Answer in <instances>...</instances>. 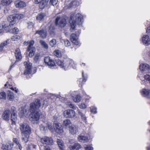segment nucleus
<instances>
[{"instance_id":"nucleus-1","label":"nucleus","mask_w":150,"mask_h":150,"mask_svg":"<svg viewBox=\"0 0 150 150\" xmlns=\"http://www.w3.org/2000/svg\"><path fill=\"white\" fill-rule=\"evenodd\" d=\"M40 100L36 99L34 103H31L30 105V110L32 112L30 115V120L31 121H37L39 119V113L38 112V108L40 106Z\"/></svg>"},{"instance_id":"nucleus-2","label":"nucleus","mask_w":150,"mask_h":150,"mask_svg":"<svg viewBox=\"0 0 150 150\" xmlns=\"http://www.w3.org/2000/svg\"><path fill=\"white\" fill-rule=\"evenodd\" d=\"M75 21H74L75 16L74 14L71 15L70 19V23L71 28L70 30L71 31L74 29L76 24L81 25L83 22L82 16L79 13L76 14L75 16Z\"/></svg>"},{"instance_id":"nucleus-3","label":"nucleus","mask_w":150,"mask_h":150,"mask_svg":"<svg viewBox=\"0 0 150 150\" xmlns=\"http://www.w3.org/2000/svg\"><path fill=\"white\" fill-rule=\"evenodd\" d=\"M56 61L57 64L61 68H63L65 70H67L71 66H72L73 68H74L75 66L73 61L69 59L65 60L64 62L59 59L57 60Z\"/></svg>"},{"instance_id":"nucleus-4","label":"nucleus","mask_w":150,"mask_h":150,"mask_svg":"<svg viewBox=\"0 0 150 150\" xmlns=\"http://www.w3.org/2000/svg\"><path fill=\"white\" fill-rule=\"evenodd\" d=\"M24 17L23 15L21 14H16L15 16L10 15L8 18V20L9 22V26L11 27L16 23V19H20Z\"/></svg>"},{"instance_id":"nucleus-5","label":"nucleus","mask_w":150,"mask_h":150,"mask_svg":"<svg viewBox=\"0 0 150 150\" xmlns=\"http://www.w3.org/2000/svg\"><path fill=\"white\" fill-rule=\"evenodd\" d=\"M20 129L21 134H31V129L27 123H23L20 124Z\"/></svg>"},{"instance_id":"nucleus-6","label":"nucleus","mask_w":150,"mask_h":150,"mask_svg":"<svg viewBox=\"0 0 150 150\" xmlns=\"http://www.w3.org/2000/svg\"><path fill=\"white\" fill-rule=\"evenodd\" d=\"M40 142L43 144L52 145L53 144V139L51 137H44L40 139Z\"/></svg>"},{"instance_id":"nucleus-7","label":"nucleus","mask_w":150,"mask_h":150,"mask_svg":"<svg viewBox=\"0 0 150 150\" xmlns=\"http://www.w3.org/2000/svg\"><path fill=\"white\" fill-rule=\"evenodd\" d=\"M55 24L56 25H58L61 27H64L66 24V20L59 16H57L55 20Z\"/></svg>"},{"instance_id":"nucleus-8","label":"nucleus","mask_w":150,"mask_h":150,"mask_svg":"<svg viewBox=\"0 0 150 150\" xmlns=\"http://www.w3.org/2000/svg\"><path fill=\"white\" fill-rule=\"evenodd\" d=\"M64 116L66 118H73L75 117V111L72 109H68L65 110L64 112Z\"/></svg>"},{"instance_id":"nucleus-9","label":"nucleus","mask_w":150,"mask_h":150,"mask_svg":"<svg viewBox=\"0 0 150 150\" xmlns=\"http://www.w3.org/2000/svg\"><path fill=\"white\" fill-rule=\"evenodd\" d=\"M53 127L55 132L59 134H62L63 132V127L61 124L56 122L54 123Z\"/></svg>"},{"instance_id":"nucleus-10","label":"nucleus","mask_w":150,"mask_h":150,"mask_svg":"<svg viewBox=\"0 0 150 150\" xmlns=\"http://www.w3.org/2000/svg\"><path fill=\"white\" fill-rule=\"evenodd\" d=\"M24 64L25 66V69L24 71V74L25 75L30 74L31 71L32 64L29 61L25 62Z\"/></svg>"},{"instance_id":"nucleus-11","label":"nucleus","mask_w":150,"mask_h":150,"mask_svg":"<svg viewBox=\"0 0 150 150\" xmlns=\"http://www.w3.org/2000/svg\"><path fill=\"white\" fill-rule=\"evenodd\" d=\"M44 61L45 64L51 68L55 66L54 62L49 57H45L44 59Z\"/></svg>"},{"instance_id":"nucleus-12","label":"nucleus","mask_w":150,"mask_h":150,"mask_svg":"<svg viewBox=\"0 0 150 150\" xmlns=\"http://www.w3.org/2000/svg\"><path fill=\"white\" fill-rule=\"evenodd\" d=\"M139 69L144 73H147L150 72L149 66L146 64H141L139 66Z\"/></svg>"},{"instance_id":"nucleus-13","label":"nucleus","mask_w":150,"mask_h":150,"mask_svg":"<svg viewBox=\"0 0 150 150\" xmlns=\"http://www.w3.org/2000/svg\"><path fill=\"white\" fill-rule=\"evenodd\" d=\"M14 4L16 7L18 8H22L26 6V4L24 2L20 0L15 1Z\"/></svg>"},{"instance_id":"nucleus-14","label":"nucleus","mask_w":150,"mask_h":150,"mask_svg":"<svg viewBox=\"0 0 150 150\" xmlns=\"http://www.w3.org/2000/svg\"><path fill=\"white\" fill-rule=\"evenodd\" d=\"M142 42L146 46L150 44V39L149 35H144L142 38Z\"/></svg>"},{"instance_id":"nucleus-15","label":"nucleus","mask_w":150,"mask_h":150,"mask_svg":"<svg viewBox=\"0 0 150 150\" xmlns=\"http://www.w3.org/2000/svg\"><path fill=\"white\" fill-rule=\"evenodd\" d=\"M70 40L71 41L76 45H78L79 42L78 41V36L74 33L72 34L70 36Z\"/></svg>"},{"instance_id":"nucleus-16","label":"nucleus","mask_w":150,"mask_h":150,"mask_svg":"<svg viewBox=\"0 0 150 150\" xmlns=\"http://www.w3.org/2000/svg\"><path fill=\"white\" fill-rule=\"evenodd\" d=\"M142 96L148 98H150V90L144 89L141 91Z\"/></svg>"},{"instance_id":"nucleus-17","label":"nucleus","mask_w":150,"mask_h":150,"mask_svg":"<svg viewBox=\"0 0 150 150\" xmlns=\"http://www.w3.org/2000/svg\"><path fill=\"white\" fill-rule=\"evenodd\" d=\"M10 113V110H5L3 114L2 117L3 119L6 120H8L9 118Z\"/></svg>"},{"instance_id":"nucleus-18","label":"nucleus","mask_w":150,"mask_h":150,"mask_svg":"<svg viewBox=\"0 0 150 150\" xmlns=\"http://www.w3.org/2000/svg\"><path fill=\"white\" fill-rule=\"evenodd\" d=\"M81 148V146L78 143H75L72 145H70L69 146L71 150H78Z\"/></svg>"},{"instance_id":"nucleus-19","label":"nucleus","mask_w":150,"mask_h":150,"mask_svg":"<svg viewBox=\"0 0 150 150\" xmlns=\"http://www.w3.org/2000/svg\"><path fill=\"white\" fill-rule=\"evenodd\" d=\"M78 140L79 142L83 143L87 142L88 140L87 137L82 135L79 136Z\"/></svg>"},{"instance_id":"nucleus-20","label":"nucleus","mask_w":150,"mask_h":150,"mask_svg":"<svg viewBox=\"0 0 150 150\" xmlns=\"http://www.w3.org/2000/svg\"><path fill=\"white\" fill-rule=\"evenodd\" d=\"M69 130L72 134H74L78 132V128L76 126L72 125L69 127Z\"/></svg>"},{"instance_id":"nucleus-21","label":"nucleus","mask_w":150,"mask_h":150,"mask_svg":"<svg viewBox=\"0 0 150 150\" xmlns=\"http://www.w3.org/2000/svg\"><path fill=\"white\" fill-rule=\"evenodd\" d=\"M57 142L59 148L60 150H64V144L62 139H57Z\"/></svg>"},{"instance_id":"nucleus-22","label":"nucleus","mask_w":150,"mask_h":150,"mask_svg":"<svg viewBox=\"0 0 150 150\" xmlns=\"http://www.w3.org/2000/svg\"><path fill=\"white\" fill-rule=\"evenodd\" d=\"M35 34H38L41 37L43 38H45L47 36L46 33L43 30L36 31Z\"/></svg>"},{"instance_id":"nucleus-23","label":"nucleus","mask_w":150,"mask_h":150,"mask_svg":"<svg viewBox=\"0 0 150 150\" xmlns=\"http://www.w3.org/2000/svg\"><path fill=\"white\" fill-rule=\"evenodd\" d=\"M15 54L16 60H19L21 59L22 56L21 54V52L19 49H16L15 50Z\"/></svg>"},{"instance_id":"nucleus-24","label":"nucleus","mask_w":150,"mask_h":150,"mask_svg":"<svg viewBox=\"0 0 150 150\" xmlns=\"http://www.w3.org/2000/svg\"><path fill=\"white\" fill-rule=\"evenodd\" d=\"M22 135V141H24L25 143L28 142L29 137V135L30 134H21Z\"/></svg>"},{"instance_id":"nucleus-25","label":"nucleus","mask_w":150,"mask_h":150,"mask_svg":"<svg viewBox=\"0 0 150 150\" xmlns=\"http://www.w3.org/2000/svg\"><path fill=\"white\" fill-rule=\"evenodd\" d=\"M11 120L12 122V124L15 125L16 122L17 120L16 115V112L11 113Z\"/></svg>"},{"instance_id":"nucleus-26","label":"nucleus","mask_w":150,"mask_h":150,"mask_svg":"<svg viewBox=\"0 0 150 150\" xmlns=\"http://www.w3.org/2000/svg\"><path fill=\"white\" fill-rule=\"evenodd\" d=\"M78 113L82 120L85 123H86V117L85 114L82 113L79 110H78Z\"/></svg>"},{"instance_id":"nucleus-27","label":"nucleus","mask_w":150,"mask_h":150,"mask_svg":"<svg viewBox=\"0 0 150 150\" xmlns=\"http://www.w3.org/2000/svg\"><path fill=\"white\" fill-rule=\"evenodd\" d=\"M46 14L44 13H39L36 17V19L39 21L43 20Z\"/></svg>"},{"instance_id":"nucleus-28","label":"nucleus","mask_w":150,"mask_h":150,"mask_svg":"<svg viewBox=\"0 0 150 150\" xmlns=\"http://www.w3.org/2000/svg\"><path fill=\"white\" fill-rule=\"evenodd\" d=\"M28 44V50H30V49H32L33 48H35L33 47V45L34 44V42L33 41H31L29 42H24V45H27V44Z\"/></svg>"},{"instance_id":"nucleus-29","label":"nucleus","mask_w":150,"mask_h":150,"mask_svg":"<svg viewBox=\"0 0 150 150\" xmlns=\"http://www.w3.org/2000/svg\"><path fill=\"white\" fill-rule=\"evenodd\" d=\"M8 98L10 100H13L14 98V96L13 93L10 91H8Z\"/></svg>"},{"instance_id":"nucleus-30","label":"nucleus","mask_w":150,"mask_h":150,"mask_svg":"<svg viewBox=\"0 0 150 150\" xmlns=\"http://www.w3.org/2000/svg\"><path fill=\"white\" fill-rule=\"evenodd\" d=\"M71 123L70 120L69 119H67L64 121L63 125L65 127H69Z\"/></svg>"},{"instance_id":"nucleus-31","label":"nucleus","mask_w":150,"mask_h":150,"mask_svg":"<svg viewBox=\"0 0 150 150\" xmlns=\"http://www.w3.org/2000/svg\"><path fill=\"white\" fill-rule=\"evenodd\" d=\"M27 50L30 52L29 54V56L31 57L34 55L35 51V48H33L31 49H30V50H28V49Z\"/></svg>"},{"instance_id":"nucleus-32","label":"nucleus","mask_w":150,"mask_h":150,"mask_svg":"<svg viewBox=\"0 0 150 150\" xmlns=\"http://www.w3.org/2000/svg\"><path fill=\"white\" fill-rule=\"evenodd\" d=\"M65 4L67 6V7L68 8H70L73 6L72 1L70 2L69 0H66L65 2Z\"/></svg>"},{"instance_id":"nucleus-33","label":"nucleus","mask_w":150,"mask_h":150,"mask_svg":"<svg viewBox=\"0 0 150 150\" xmlns=\"http://www.w3.org/2000/svg\"><path fill=\"white\" fill-rule=\"evenodd\" d=\"M72 99L75 102H79L81 100V97L80 95H77L75 97H73Z\"/></svg>"},{"instance_id":"nucleus-34","label":"nucleus","mask_w":150,"mask_h":150,"mask_svg":"<svg viewBox=\"0 0 150 150\" xmlns=\"http://www.w3.org/2000/svg\"><path fill=\"white\" fill-rule=\"evenodd\" d=\"M54 55L57 57H60L62 56V53L59 50H55L54 52Z\"/></svg>"},{"instance_id":"nucleus-35","label":"nucleus","mask_w":150,"mask_h":150,"mask_svg":"<svg viewBox=\"0 0 150 150\" xmlns=\"http://www.w3.org/2000/svg\"><path fill=\"white\" fill-rule=\"evenodd\" d=\"M55 28L53 25H51L49 27V32L50 35H53L54 34V30Z\"/></svg>"},{"instance_id":"nucleus-36","label":"nucleus","mask_w":150,"mask_h":150,"mask_svg":"<svg viewBox=\"0 0 150 150\" xmlns=\"http://www.w3.org/2000/svg\"><path fill=\"white\" fill-rule=\"evenodd\" d=\"M1 149L2 150H9V144H3L1 147Z\"/></svg>"},{"instance_id":"nucleus-37","label":"nucleus","mask_w":150,"mask_h":150,"mask_svg":"<svg viewBox=\"0 0 150 150\" xmlns=\"http://www.w3.org/2000/svg\"><path fill=\"white\" fill-rule=\"evenodd\" d=\"M45 123H44L43 124H41L40 126V129L41 130L45 131L47 129V128Z\"/></svg>"},{"instance_id":"nucleus-38","label":"nucleus","mask_w":150,"mask_h":150,"mask_svg":"<svg viewBox=\"0 0 150 150\" xmlns=\"http://www.w3.org/2000/svg\"><path fill=\"white\" fill-rule=\"evenodd\" d=\"M8 41V40H7L1 44L0 46V50L1 51L3 49L4 47L7 45Z\"/></svg>"},{"instance_id":"nucleus-39","label":"nucleus","mask_w":150,"mask_h":150,"mask_svg":"<svg viewBox=\"0 0 150 150\" xmlns=\"http://www.w3.org/2000/svg\"><path fill=\"white\" fill-rule=\"evenodd\" d=\"M12 2L11 0H4L2 1V4L4 5H7Z\"/></svg>"},{"instance_id":"nucleus-40","label":"nucleus","mask_w":150,"mask_h":150,"mask_svg":"<svg viewBox=\"0 0 150 150\" xmlns=\"http://www.w3.org/2000/svg\"><path fill=\"white\" fill-rule=\"evenodd\" d=\"M20 38V36L17 35H14L12 36L11 38V39L12 41H18Z\"/></svg>"},{"instance_id":"nucleus-41","label":"nucleus","mask_w":150,"mask_h":150,"mask_svg":"<svg viewBox=\"0 0 150 150\" xmlns=\"http://www.w3.org/2000/svg\"><path fill=\"white\" fill-rule=\"evenodd\" d=\"M40 43L41 45L45 48L47 49L48 46L47 44L43 40H40Z\"/></svg>"},{"instance_id":"nucleus-42","label":"nucleus","mask_w":150,"mask_h":150,"mask_svg":"<svg viewBox=\"0 0 150 150\" xmlns=\"http://www.w3.org/2000/svg\"><path fill=\"white\" fill-rule=\"evenodd\" d=\"M6 97V94L5 92H2L0 93V99H5Z\"/></svg>"},{"instance_id":"nucleus-43","label":"nucleus","mask_w":150,"mask_h":150,"mask_svg":"<svg viewBox=\"0 0 150 150\" xmlns=\"http://www.w3.org/2000/svg\"><path fill=\"white\" fill-rule=\"evenodd\" d=\"M56 43V41L54 39H53L50 42V45L52 47H53Z\"/></svg>"},{"instance_id":"nucleus-44","label":"nucleus","mask_w":150,"mask_h":150,"mask_svg":"<svg viewBox=\"0 0 150 150\" xmlns=\"http://www.w3.org/2000/svg\"><path fill=\"white\" fill-rule=\"evenodd\" d=\"M85 150H93V148L91 145H86L84 146Z\"/></svg>"},{"instance_id":"nucleus-45","label":"nucleus","mask_w":150,"mask_h":150,"mask_svg":"<svg viewBox=\"0 0 150 150\" xmlns=\"http://www.w3.org/2000/svg\"><path fill=\"white\" fill-rule=\"evenodd\" d=\"M57 0H50V3L53 6L57 4Z\"/></svg>"},{"instance_id":"nucleus-46","label":"nucleus","mask_w":150,"mask_h":150,"mask_svg":"<svg viewBox=\"0 0 150 150\" xmlns=\"http://www.w3.org/2000/svg\"><path fill=\"white\" fill-rule=\"evenodd\" d=\"M64 42L66 47H69L70 45V42L67 40H64Z\"/></svg>"},{"instance_id":"nucleus-47","label":"nucleus","mask_w":150,"mask_h":150,"mask_svg":"<svg viewBox=\"0 0 150 150\" xmlns=\"http://www.w3.org/2000/svg\"><path fill=\"white\" fill-rule=\"evenodd\" d=\"M79 108L82 109H84L86 108V105L84 103H82L79 105Z\"/></svg>"},{"instance_id":"nucleus-48","label":"nucleus","mask_w":150,"mask_h":150,"mask_svg":"<svg viewBox=\"0 0 150 150\" xmlns=\"http://www.w3.org/2000/svg\"><path fill=\"white\" fill-rule=\"evenodd\" d=\"M40 56V54H38L35 55L34 59V61H35V62H36L38 61L39 58Z\"/></svg>"},{"instance_id":"nucleus-49","label":"nucleus","mask_w":150,"mask_h":150,"mask_svg":"<svg viewBox=\"0 0 150 150\" xmlns=\"http://www.w3.org/2000/svg\"><path fill=\"white\" fill-rule=\"evenodd\" d=\"M145 79L148 81L149 82L150 81V75L149 74H146L144 76Z\"/></svg>"},{"instance_id":"nucleus-50","label":"nucleus","mask_w":150,"mask_h":150,"mask_svg":"<svg viewBox=\"0 0 150 150\" xmlns=\"http://www.w3.org/2000/svg\"><path fill=\"white\" fill-rule=\"evenodd\" d=\"M68 105L70 108H73L74 109H76V107L71 103H69Z\"/></svg>"},{"instance_id":"nucleus-51","label":"nucleus","mask_w":150,"mask_h":150,"mask_svg":"<svg viewBox=\"0 0 150 150\" xmlns=\"http://www.w3.org/2000/svg\"><path fill=\"white\" fill-rule=\"evenodd\" d=\"M12 31L13 33L14 34H16L19 31V30L17 28L15 27L13 29Z\"/></svg>"},{"instance_id":"nucleus-52","label":"nucleus","mask_w":150,"mask_h":150,"mask_svg":"<svg viewBox=\"0 0 150 150\" xmlns=\"http://www.w3.org/2000/svg\"><path fill=\"white\" fill-rule=\"evenodd\" d=\"M91 112L94 114L97 112L96 108L93 107L92 108H91Z\"/></svg>"},{"instance_id":"nucleus-53","label":"nucleus","mask_w":150,"mask_h":150,"mask_svg":"<svg viewBox=\"0 0 150 150\" xmlns=\"http://www.w3.org/2000/svg\"><path fill=\"white\" fill-rule=\"evenodd\" d=\"M6 26V25L2 24H0V30H2L3 31V29H4Z\"/></svg>"},{"instance_id":"nucleus-54","label":"nucleus","mask_w":150,"mask_h":150,"mask_svg":"<svg viewBox=\"0 0 150 150\" xmlns=\"http://www.w3.org/2000/svg\"><path fill=\"white\" fill-rule=\"evenodd\" d=\"M33 25V24L32 22H29L28 23V28H32Z\"/></svg>"},{"instance_id":"nucleus-55","label":"nucleus","mask_w":150,"mask_h":150,"mask_svg":"<svg viewBox=\"0 0 150 150\" xmlns=\"http://www.w3.org/2000/svg\"><path fill=\"white\" fill-rule=\"evenodd\" d=\"M13 142L16 143V144L19 143L18 139L16 138H13Z\"/></svg>"},{"instance_id":"nucleus-56","label":"nucleus","mask_w":150,"mask_h":150,"mask_svg":"<svg viewBox=\"0 0 150 150\" xmlns=\"http://www.w3.org/2000/svg\"><path fill=\"white\" fill-rule=\"evenodd\" d=\"M45 6V4L43 2H42L40 4L39 6L41 9H42Z\"/></svg>"},{"instance_id":"nucleus-57","label":"nucleus","mask_w":150,"mask_h":150,"mask_svg":"<svg viewBox=\"0 0 150 150\" xmlns=\"http://www.w3.org/2000/svg\"><path fill=\"white\" fill-rule=\"evenodd\" d=\"M46 126H48V129L50 130H52V129H53V127L52 126V125L51 124H46Z\"/></svg>"},{"instance_id":"nucleus-58","label":"nucleus","mask_w":150,"mask_h":150,"mask_svg":"<svg viewBox=\"0 0 150 150\" xmlns=\"http://www.w3.org/2000/svg\"><path fill=\"white\" fill-rule=\"evenodd\" d=\"M72 3L74 6H78L79 5V2L76 1H73Z\"/></svg>"},{"instance_id":"nucleus-59","label":"nucleus","mask_w":150,"mask_h":150,"mask_svg":"<svg viewBox=\"0 0 150 150\" xmlns=\"http://www.w3.org/2000/svg\"><path fill=\"white\" fill-rule=\"evenodd\" d=\"M8 144H9V149L11 150L12 149L13 146H14V144L12 143H8Z\"/></svg>"},{"instance_id":"nucleus-60","label":"nucleus","mask_w":150,"mask_h":150,"mask_svg":"<svg viewBox=\"0 0 150 150\" xmlns=\"http://www.w3.org/2000/svg\"><path fill=\"white\" fill-rule=\"evenodd\" d=\"M43 0H35L34 2L35 4H38L40 3Z\"/></svg>"},{"instance_id":"nucleus-61","label":"nucleus","mask_w":150,"mask_h":150,"mask_svg":"<svg viewBox=\"0 0 150 150\" xmlns=\"http://www.w3.org/2000/svg\"><path fill=\"white\" fill-rule=\"evenodd\" d=\"M44 150H50V149L49 146H45Z\"/></svg>"},{"instance_id":"nucleus-62","label":"nucleus","mask_w":150,"mask_h":150,"mask_svg":"<svg viewBox=\"0 0 150 150\" xmlns=\"http://www.w3.org/2000/svg\"><path fill=\"white\" fill-rule=\"evenodd\" d=\"M8 8L7 7H5L4 9V13H7V12L8 10Z\"/></svg>"},{"instance_id":"nucleus-63","label":"nucleus","mask_w":150,"mask_h":150,"mask_svg":"<svg viewBox=\"0 0 150 150\" xmlns=\"http://www.w3.org/2000/svg\"><path fill=\"white\" fill-rule=\"evenodd\" d=\"M17 146H18V149L20 150H21L22 149V146H21V144L19 143L17 144Z\"/></svg>"},{"instance_id":"nucleus-64","label":"nucleus","mask_w":150,"mask_h":150,"mask_svg":"<svg viewBox=\"0 0 150 150\" xmlns=\"http://www.w3.org/2000/svg\"><path fill=\"white\" fill-rule=\"evenodd\" d=\"M11 109L12 112V113H14V112H16V111H15V107H11Z\"/></svg>"}]
</instances>
